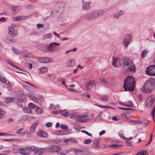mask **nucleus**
Returning a JSON list of instances; mask_svg holds the SVG:
<instances>
[{
	"label": "nucleus",
	"instance_id": "f257e3e1",
	"mask_svg": "<svg viewBox=\"0 0 155 155\" xmlns=\"http://www.w3.org/2000/svg\"><path fill=\"white\" fill-rule=\"evenodd\" d=\"M155 85V80L150 78L144 83L143 87L141 88V91L144 93H149L154 89Z\"/></svg>",
	"mask_w": 155,
	"mask_h": 155
},
{
	"label": "nucleus",
	"instance_id": "f03ea898",
	"mask_svg": "<svg viewBox=\"0 0 155 155\" xmlns=\"http://www.w3.org/2000/svg\"><path fill=\"white\" fill-rule=\"evenodd\" d=\"M134 79L131 76L127 77L124 80L123 87L126 91H133L134 90Z\"/></svg>",
	"mask_w": 155,
	"mask_h": 155
},
{
	"label": "nucleus",
	"instance_id": "7ed1b4c3",
	"mask_svg": "<svg viewBox=\"0 0 155 155\" xmlns=\"http://www.w3.org/2000/svg\"><path fill=\"white\" fill-rule=\"evenodd\" d=\"M123 67L126 68V70L128 71L134 72L135 70V67L132 62L129 58L125 57L123 59Z\"/></svg>",
	"mask_w": 155,
	"mask_h": 155
},
{
	"label": "nucleus",
	"instance_id": "20e7f679",
	"mask_svg": "<svg viewBox=\"0 0 155 155\" xmlns=\"http://www.w3.org/2000/svg\"><path fill=\"white\" fill-rule=\"evenodd\" d=\"M132 39V36L130 34H127L126 35L124 38L123 42L124 46L125 48H127L128 45Z\"/></svg>",
	"mask_w": 155,
	"mask_h": 155
},
{
	"label": "nucleus",
	"instance_id": "39448f33",
	"mask_svg": "<svg viewBox=\"0 0 155 155\" xmlns=\"http://www.w3.org/2000/svg\"><path fill=\"white\" fill-rule=\"evenodd\" d=\"M146 73L148 75L155 76V65H152L148 67L146 70Z\"/></svg>",
	"mask_w": 155,
	"mask_h": 155
},
{
	"label": "nucleus",
	"instance_id": "423d86ee",
	"mask_svg": "<svg viewBox=\"0 0 155 155\" xmlns=\"http://www.w3.org/2000/svg\"><path fill=\"white\" fill-rule=\"evenodd\" d=\"M87 117L88 116L87 114H85L82 116H78L77 120L79 123H86L90 121L91 120V119H87Z\"/></svg>",
	"mask_w": 155,
	"mask_h": 155
},
{
	"label": "nucleus",
	"instance_id": "0eeeda50",
	"mask_svg": "<svg viewBox=\"0 0 155 155\" xmlns=\"http://www.w3.org/2000/svg\"><path fill=\"white\" fill-rule=\"evenodd\" d=\"M86 87L88 91H94L95 87L94 81H90L87 82L86 84Z\"/></svg>",
	"mask_w": 155,
	"mask_h": 155
},
{
	"label": "nucleus",
	"instance_id": "6e6552de",
	"mask_svg": "<svg viewBox=\"0 0 155 155\" xmlns=\"http://www.w3.org/2000/svg\"><path fill=\"white\" fill-rule=\"evenodd\" d=\"M113 60L112 64L113 66L118 67L121 64V60L118 58L113 57Z\"/></svg>",
	"mask_w": 155,
	"mask_h": 155
},
{
	"label": "nucleus",
	"instance_id": "1a4fd4ad",
	"mask_svg": "<svg viewBox=\"0 0 155 155\" xmlns=\"http://www.w3.org/2000/svg\"><path fill=\"white\" fill-rule=\"evenodd\" d=\"M91 2L90 1L85 2L84 0L82 2V9L85 11H87L90 9Z\"/></svg>",
	"mask_w": 155,
	"mask_h": 155
},
{
	"label": "nucleus",
	"instance_id": "9d476101",
	"mask_svg": "<svg viewBox=\"0 0 155 155\" xmlns=\"http://www.w3.org/2000/svg\"><path fill=\"white\" fill-rule=\"evenodd\" d=\"M8 33L9 35L12 37H15L18 35L17 31L15 30L12 27H10L9 28Z\"/></svg>",
	"mask_w": 155,
	"mask_h": 155
},
{
	"label": "nucleus",
	"instance_id": "9b49d317",
	"mask_svg": "<svg viewBox=\"0 0 155 155\" xmlns=\"http://www.w3.org/2000/svg\"><path fill=\"white\" fill-rule=\"evenodd\" d=\"M19 153L22 155H30L31 151L29 150V148H20Z\"/></svg>",
	"mask_w": 155,
	"mask_h": 155
},
{
	"label": "nucleus",
	"instance_id": "f8f14e48",
	"mask_svg": "<svg viewBox=\"0 0 155 155\" xmlns=\"http://www.w3.org/2000/svg\"><path fill=\"white\" fill-rule=\"evenodd\" d=\"M48 150L51 152H56L61 150L60 147L57 146H52L48 148Z\"/></svg>",
	"mask_w": 155,
	"mask_h": 155
},
{
	"label": "nucleus",
	"instance_id": "ddd939ff",
	"mask_svg": "<svg viewBox=\"0 0 155 155\" xmlns=\"http://www.w3.org/2000/svg\"><path fill=\"white\" fill-rule=\"evenodd\" d=\"M51 59L46 57L40 58L38 59V61L41 63H48L51 62Z\"/></svg>",
	"mask_w": 155,
	"mask_h": 155
},
{
	"label": "nucleus",
	"instance_id": "4468645a",
	"mask_svg": "<svg viewBox=\"0 0 155 155\" xmlns=\"http://www.w3.org/2000/svg\"><path fill=\"white\" fill-rule=\"evenodd\" d=\"M155 99V98L153 97H151L150 99L149 98L147 99L146 102V105L147 108H150L151 107Z\"/></svg>",
	"mask_w": 155,
	"mask_h": 155
},
{
	"label": "nucleus",
	"instance_id": "2eb2a0df",
	"mask_svg": "<svg viewBox=\"0 0 155 155\" xmlns=\"http://www.w3.org/2000/svg\"><path fill=\"white\" fill-rule=\"evenodd\" d=\"M28 18V17L27 16H19L14 17L12 18V19L14 21H19L25 20Z\"/></svg>",
	"mask_w": 155,
	"mask_h": 155
},
{
	"label": "nucleus",
	"instance_id": "dca6fc26",
	"mask_svg": "<svg viewBox=\"0 0 155 155\" xmlns=\"http://www.w3.org/2000/svg\"><path fill=\"white\" fill-rule=\"evenodd\" d=\"M99 139H95L93 141L92 146L96 149L99 148Z\"/></svg>",
	"mask_w": 155,
	"mask_h": 155
},
{
	"label": "nucleus",
	"instance_id": "f3484780",
	"mask_svg": "<svg viewBox=\"0 0 155 155\" xmlns=\"http://www.w3.org/2000/svg\"><path fill=\"white\" fill-rule=\"evenodd\" d=\"M36 134L37 136L40 137H47L48 135L44 131H38L37 133Z\"/></svg>",
	"mask_w": 155,
	"mask_h": 155
},
{
	"label": "nucleus",
	"instance_id": "a211bd4d",
	"mask_svg": "<svg viewBox=\"0 0 155 155\" xmlns=\"http://www.w3.org/2000/svg\"><path fill=\"white\" fill-rule=\"evenodd\" d=\"M27 95L31 99L33 100L35 102L38 103V100L33 94L31 93H28Z\"/></svg>",
	"mask_w": 155,
	"mask_h": 155
},
{
	"label": "nucleus",
	"instance_id": "6ab92c4d",
	"mask_svg": "<svg viewBox=\"0 0 155 155\" xmlns=\"http://www.w3.org/2000/svg\"><path fill=\"white\" fill-rule=\"evenodd\" d=\"M54 134L57 135H62L66 134V132L63 130H56L54 132Z\"/></svg>",
	"mask_w": 155,
	"mask_h": 155
},
{
	"label": "nucleus",
	"instance_id": "aec40b11",
	"mask_svg": "<svg viewBox=\"0 0 155 155\" xmlns=\"http://www.w3.org/2000/svg\"><path fill=\"white\" fill-rule=\"evenodd\" d=\"M39 73L42 74L47 72L48 71V68L45 67H41L38 69Z\"/></svg>",
	"mask_w": 155,
	"mask_h": 155
},
{
	"label": "nucleus",
	"instance_id": "412c9836",
	"mask_svg": "<svg viewBox=\"0 0 155 155\" xmlns=\"http://www.w3.org/2000/svg\"><path fill=\"white\" fill-rule=\"evenodd\" d=\"M38 124V122H36L34 123L30 127V133L33 132L36 129V127Z\"/></svg>",
	"mask_w": 155,
	"mask_h": 155
},
{
	"label": "nucleus",
	"instance_id": "4be33fe9",
	"mask_svg": "<svg viewBox=\"0 0 155 155\" xmlns=\"http://www.w3.org/2000/svg\"><path fill=\"white\" fill-rule=\"evenodd\" d=\"M75 64V61L74 60H69L68 61L66 65L68 67L73 66Z\"/></svg>",
	"mask_w": 155,
	"mask_h": 155
},
{
	"label": "nucleus",
	"instance_id": "5701e85b",
	"mask_svg": "<svg viewBox=\"0 0 155 155\" xmlns=\"http://www.w3.org/2000/svg\"><path fill=\"white\" fill-rule=\"evenodd\" d=\"M60 107V106L59 104L54 105L53 104L51 103L50 104L49 108L51 110H54L59 108Z\"/></svg>",
	"mask_w": 155,
	"mask_h": 155
},
{
	"label": "nucleus",
	"instance_id": "b1692460",
	"mask_svg": "<svg viewBox=\"0 0 155 155\" xmlns=\"http://www.w3.org/2000/svg\"><path fill=\"white\" fill-rule=\"evenodd\" d=\"M29 150L30 151V150L32 151L35 153L34 155H36V153H38V148L37 147L32 146L31 147H28Z\"/></svg>",
	"mask_w": 155,
	"mask_h": 155
},
{
	"label": "nucleus",
	"instance_id": "393cba45",
	"mask_svg": "<svg viewBox=\"0 0 155 155\" xmlns=\"http://www.w3.org/2000/svg\"><path fill=\"white\" fill-rule=\"evenodd\" d=\"M46 47L44 45H38L37 46V48L40 50L44 51H45V49L46 48Z\"/></svg>",
	"mask_w": 155,
	"mask_h": 155
},
{
	"label": "nucleus",
	"instance_id": "a878e982",
	"mask_svg": "<svg viewBox=\"0 0 155 155\" xmlns=\"http://www.w3.org/2000/svg\"><path fill=\"white\" fill-rule=\"evenodd\" d=\"M46 149L44 148H41L38 149V153H36V155H41L46 151Z\"/></svg>",
	"mask_w": 155,
	"mask_h": 155
},
{
	"label": "nucleus",
	"instance_id": "bb28decb",
	"mask_svg": "<svg viewBox=\"0 0 155 155\" xmlns=\"http://www.w3.org/2000/svg\"><path fill=\"white\" fill-rule=\"evenodd\" d=\"M53 45H52V44L51 43H50L49 45L46 47L47 48V51H49L51 52H54L55 51L54 49L53 48Z\"/></svg>",
	"mask_w": 155,
	"mask_h": 155
},
{
	"label": "nucleus",
	"instance_id": "cd10ccee",
	"mask_svg": "<svg viewBox=\"0 0 155 155\" xmlns=\"http://www.w3.org/2000/svg\"><path fill=\"white\" fill-rule=\"evenodd\" d=\"M13 101V98L12 97H6L5 99H4V102L7 103H9Z\"/></svg>",
	"mask_w": 155,
	"mask_h": 155
},
{
	"label": "nucleus",
	"instance_id": "c85d7f7f",
	"mask_svg": "<svg viewBox=\"0 0 155 155\" xmlns=\"http://www.w3.org/2000/svg\"><path fill=\"white\" fill-rule=\"evenodd\" d=\"M70 141V139H68L65 140H61V145H65L68 144V143Z\"/></svg>",
	"mask_w": 155,
	"mask_h": 155
},
{
	"label": "nucleus",
	"instance_id": "c756f323",
	"mask_svg": "<svg viewBox=\"0 0 155 155\" xmlns=\"http://www.w3.org/2000/svg\"><path fill=\"white\" fill-rule=\"evenodd\" d=\"M61 111L62 114L64 115L65 117H68L69 115V113L66 110H64Z\"/></svg>",
	"mask_w": 155,
	"mask_h": 155
},
{
	"label": "nucleus",
	"instance_id": "7c9ffc66",
	"mask_svg": "<svg viewBox=\"0 0 155 155\" xmlns=\"http://www.w3.org/2000/svg\"><path fill=\"white\" fill-rule=\"evenodd\" d=\"M85 18L88 21H91L94 19L92 14L87 15L86 17Z\"/></svg>",
	"mask_w": 155,
	"mask_h": 155
},
{
	"label": "nucleus",
	"instance_id": "2f4dec72",
	"mask_svg": "<svg viewBox=\"0 0 155 155\" xmlns=\"http://www.w3.org/2000/svg\"><path fill=\"white\" fill-rule=\"evenodd\" d=\"M122 145L121 144H113L112 145H109V147L111 148H117L118 147H122Z\"/></svg>",
	"mask_w": 155,
	"mask_h": 155
},
{
	"label": "nucleus",
	"instance_id": "473e14b6",
	"mask_svg": "<svg viewBox=\"0 0 155 155\" xmlns=\"http://www.w3.org/2000/svg\"><path fill=\"white\" fill-rule=\"evenodd\" d=\"M122 104L124 106L128 107H131L133 105L132 102L130 101H129L125 103H123Z\"/></svg>",
	"mask_w": 155,
	"mask_h": 155
},
{
	"label": "nucleus",
	"instance_id": "72a5a7b5",
	"mask_svg": "<svg viewBox=\"0 0 155 155\" xmlns=\"http://www.w3.org/2000/svg\"><path fill=\"white\" fill-rule=\"evenodd\" d=\"M147 150H143L138 152L136 155H147Z\"/></svg>",
	"mask_w": 155,
	"mask_h": 155
},
{
	"label": "nucleus",
	"instance_id": "f704fd0d",
	"mask_svg": "<svg viewBox=\"0 0 155 155\" xmlns=\"http://www.w3.org/2000/svg\"><path fill=\"white\" fill-rule=\"evenodd\" d=\"M51 37V35L50 34L44 35L42 36L43 39L44 40L50 39Z\"/></svg>",
	"mask_w": 155,
	"mask_h": 155
},
{
	"label": "nucleus",
	"instance_id": "c9c22d12",
	"mask_svg": "<svg viewBox=\"0 0 155 155\" xmlns=\"http://www.w3.org/2000/svg\"><path fill=\"white\" fill-rule=\"evenodd\" d=\"M20 149L18 147H15L12 149V152L15 154L19 153Z\"/></svg>",
	"mask_w": 155,
	"mask_h": 155
},
{
	"label": "nucleus",
	"instance_id": "e433bc0d",
	"mask_svg": "<svg viewBox=\"0 0 155 155\" xmlns=\"http://www.w3.org/2000/svg\"><path fill=\"white\" fill-rule=\"evenodd\" d=\"M5 113L4 110L0 108V119H2L4 117V114Z\"/></svg>",
	"mask_w": 155,
	"mask_h": 155
},
{
	"label": "nucleus",
	"instance_id": "4c0bfd02",
	"mask_svg": "<svg viewBox=\"0 0 155 155\" xmlns=\"http://www.w3.org/2000/svg\"><path fill=\"white\" fill-rule=\"evenodd\" d=\"M78 116L77 114L76 113L73 112L70 114V117L71 119L75 117L78 118Z\"/></svg>",
	"mask_w": 155,
	"mask_h": 155
},
{
	"label": "nucleus",
	"instance_id": "58836bf2",
	"mask_svg": "<svg viewBox=\"0 0 155 155\" xmlns=\"http://www.w3.org/2000/svg\"><path fill=\"white\" fill-rule=\"evenodd\" d=\"M148 51L146 50L145 49L143 50L142 52V54H141V57L142 58H144V57L146 56V55L147 54V53H148Z\"/></svg>",
	"mask_w": 155,
	"mask_h": 155
},
{
	"label": "nucleus",
	"instance_id": "ea45409f",
	"mask_svg": "<svg viewBox=\"0 0 155 155\" xmlns=\"http://www.w3.org/2000/svg\"><path fill=\"white\" fill-rule=\"evenodd\" d=\"M27 119V117L25 116H22L21 118H20L18 120L19 123H21L24 121H25Z\"/></svg>",
	"mask_w": 155,
	"mask_h": 155
},
{
	"label": "nucleus",
	"instance_id": "a19ab883",
	"mask_svg": "<svg viewBox=\"0 0 155 155\" xmlns=\"http://www.w3.org/2000/svg\"><path fill=\"white\" fill-rule=\"evenodd\" d=\"M101 100L102 101H107L108 100L107 96L106 95H103L101 97Z\"/></svg>",
	"mask_w": 155,
	"mask_h": 155
},
{
	"label": "nucleus",
	"instance_id": "79ce46f5",
	"mask_svg": "<svg viewBox=\"0 0 155 155\" xmlns=\"http://www.w3.org/2000/svg\"><path fill=\"white\" fill-rule=\"evenodd\" d=\"M22 56L23 57L27 56V55L30 54V53L26 51H24L23 52L20 53Z\"/></svg>",
	"mask_w": 155,
	"mask_h": 155
},
{
	"label": "nucleus",
	"instance_id": "37998d69",
	"mask_svg": "<svg viewBox=\"0 0 155 155\" xmlns=\"http://www.w3.org/2000/svg\"><path fill=\"white\" fill-rule=\"evenodd\" d=\"M28 107L29 108L31 109H34L36 108L37 107V106L35 105L33 103H29L28 104Z\"/></svg>",
	"mask_w": 155,
	"mask_h": 155
},
{
	"label": "nucleus",
	"instance_id": "c03bdc74",
	"mask_svg": "<svg viewBox=\"0 0 155 155\" xmlns=\"http://www.w3.org/2000/svg\"><path fill=\"white\" fill-rule=\"evenodd\" d=\"M69 152L68 150H65L61 152L60 153V154L61 155H67Z\"/></svg>",
	"mask_w": 155,
	"mask_h": 155
},
{
	"label": "nucleus",
	"instance_id": "a18cd8bd",
	"mask_svg": "<svg viewBox=\"0 0 155 155\" xmlns=\"http://www.w3.org/2000/svg\"><path fill=\"white\" fill-rule=\"evenodd\" d=\"M97 11L98 12L99 16L103 15L105 13L104 11L102 10H98Z\"/></svg>",
	"mask_w": 155,
	"mask_h": 155
},
{
	"label": "nucleus",
	"instance_id": "49530a36",
	"mask_svg": "<svg viewBox=\"0 0 155 155\" xmlns=\"http://www.w3.org/2000/svg\"><path fill=\"white\" fill-rule=\"evenodd\" d=\"M36 113L38 114H41L43 112V110L41 108H39L37 109L36 111Z\"/></svg>",
	"mask_w": 155,
	"mask_h": 155
},
{
	"label": "nucleus",
	"instance_id": "de8ad7c7",
	"mask_svg": "<svg viewBox=\"0 0 155 155\" xmlns=\"http://www.w3.org/2000/svg\"><path fill=\"white\" fill-rule=\"evenodd\" d=\"M142 121V123L143 124L144 127H146L148 124L149 122V121L148 120H145Z\"/></svg>",
	"mask_w": 155,
	"mask_h": 155
},
{
	"label": "nucleus",
	"instance_id": "09e8293b",
	"mask_svg": "<svg viewBox=\"0 0 155 155\" xmlns=\"http://www.w3.org/2000/svg\"><path fill=\"white\" fill-rule=\"evenodd\" d=\"M54 143L59 144L60 145H61V140L58 139H54Z\"/></svg>",
	"mask_w": 155,
	"mask_h": 155
},
{
	"label": "nucleus",
	"instance_id": "8fccbe9b",
	"mask_svg": "<svg viewBox=\"0 0 155 155\" xmlns=\"http://www.w3.org/2000/svg\"><path fill=\"white\" fill-rule=\"evenodd\" d=\"M94 19L97 18L99 16L97 11L91 13Z\"/></svg>",
	"mask_w": 155,
	"mask_h": 155
},
{
	"label": "nucleus",
	"instance_id": "3c124183",
	"mask_svg": "<svg viewBox=\"0 0 155 155\" xmlns=\"http://www.w3.org/2000/svg\"><path fill=\"white\" fill-rule=\"evenodd\" d=\"M23 110L25 112L27 113H30L31 112V110L27 107L24 108Z\"/></svg>",
	"mask_w": 155,
	"mask_h": 155
},
{
	"label": "nucleus",
	"instance_id": "603ef678",
	"mask_svg": "<svg viewBox=\"0 0 155 155\" xmlns=\"http://www.w3.org/2000/svg\"><path fill=\"white\" fill-rule=\"evenodd\" d=\"M12 49L13 51L16 54H20V52L18 49L15 48H12Z\"/></svg>",
	"mask_w": 155,
	"mask_h": 155
},
{
	"label": "nucleus",
	"instance_id": "864d4df0",
	"mask_svg": "<svg viewBox=\"0 0 155 155\" xmlns=\"http://www.w3.org/2000/svg\"><path fill=\"white\" fill-rule=\"evenodd\" d=\"M92 141V140L91 139H87L84 140V143L85 144H89Z\"/></svg>",
	"mask_w": 155,
	"mask_h": 155
},
{
	"label": "nucleus",
	"instance_id": "5fc2aeb1",
	"mask_svg": "<svg viewBox=\"0 0 155 155\" xmlns=\"http://www.w3.org/2000/svg\"><path fill=\"white\" fill-rule=\"evenodd\" d=\"M18 7L16 6H13L11 8V9L12 11L15 12L18 9Z\"/></svg>",
	"mask_w": 155,
	"mask_h": 155
},
{
	"label": "nucleus",
	"instance_id": "6e6d98bb",
	"mask_svg": "<svg viewBox=\"0 0 155 155\" xmlns=\"http://www.w3.org/2000/svg\"><path fill=\"white\" fill-rule=\"evenodd\" d=\"M155 114V105L153 109L152 110V113H151V115L152 116L153 119V120H154V116Z\"/></svg>",
	"mask_w": 155,
	"mask_h": 155
},
{
	"label": "nucleus",
	"instance_id": "4d7b16f0",
	"mask_svg": "<svg viewBox=\"0 0 155 155\" xmlns=\"http://www.w3.org/2000/svg\"><path fill=\"white\" fill-rule=\"evenodd\" d=\"M61 113V111L58 110L57 111H52L51 113L53 114H57Z\"/></svg>",
	"mask_w": 155,
	"mask_h": 155
},
{
	"label": "nucleus",
	"instance_id": "13d9d810",
	"mask_svg": "<svg viewBox=\"0 0 155 155\" xmlns=\"http://www.w3.org/2000/svg\"><path fill=\"white\" fill-rule=\"evenodd\" d=\"M7 62L9 64L11 65L12 66L18 69H20V68L18 67L17 66H16L14 65H13V64H12V63L11 61H10L8 60L7 61Z\"/></svg>",
	"mask_w": 155,
	"mask_h": 155
},
{
	"label": "nucleus",
	"instance_id": "bf43d9fd",
	"mask_svg": "<svg viewBox=\"0 0 155 155\" xmlns=\"http://www.w3.org/2000/svg\"><path fill=\"white\" fill-rule=\"evenodd\" d=\"M60 128L62 129L67 130L68 129V127L65 125H60Z\"/></svg>",
	"mask_w": 155,
	"mask_h": 155
},
{
	"label": "nucleus",
	"instance_id": "052dcab7",
	"mask_svg": "<svg viewBox=\"0 0 155 155\" xmlns=\"http://www.w3.org/2000/svg\"><path fill=\"white\" fill-rule=\"evenodd\" d=\"M0 81L3 83H5L6 82V80L5 79L1 76L0 74Z\"/></svg>",
	"mask_w": 155,
	"mask_h": 155
},
{
	"label": "nucleus",
	"instance_id": "680f3d73",
	"mask_svg": "<svg viewBox=\"0 0 155 155\" xmlns=\"http://www.w3.org/2000/svg\"><path fill=\"white\" fill-rule=\"evenodd\" d=\"M142 121L141 120H134V123L137 124H142Z\"/></svg>",
	"mask_w": 155,
	"mask_h": 155
},
{
	"label": "nucleus",
	"instance_id": "e2e57ef3",
	"mask_svg": "<svg viewBox=\"0 0 155 155\" xmlns=\"http://www.w3.org/2000/svg\"><path fill=\"white\" fill-rule=\"evenodd\" d=\"M104 84L107 85V86H110L111 85V84L110 83L109 81H108L107 80H106L104 82Z\"/></svg>",
	"mask_w": 155,
	"mask_h": 155
},
{
	"label": "nucleus",
	"instance_id": "0e129e2a",
	"mask_svg": "<svg viewBox=\"0 0 155 155\" xmlns=\"http://www.w3.org/2000/svg\"><path fill=\"white\" fill-rule=\"evenodd\" d=\"M81 131L82 132L86 134L87 135H88L89 136H92L91 134L89 133L87 131H86L84 130H81Z\"/></svg>",
	"mask_w": 155,
	"mask_h": 155
},
{
	"label": "nucleus",
	"instance_id": "69168bd1",
	"mask_svg": "<svg viewBox=\"0 0 155 155\" xmlns=\"http://www.w3.org/2000/svg\"><path fill=\"white\" fill-rule=\"evenodd\" d=\"M75 152L77 155H79L80 154V153L82 152V151L80 149H78L75 150Z\"/></svg>",
	"mask_w": 155,
	"mask_h": 155
},
{
	"label": "nucleus",
	"instance_id": "338daca9",
	"mask_svg": "<svg viewBox=\"0 0 155 155\" xmlns=\"http://www.w3.org/2000/svg\"><path fill=\"white\" fill-rule=\"evenodd\" d=\"M7 88L9 91H10L12 89V86L10 83H8L7 84Z\"/></svg>",
	"mask_w": 155,
	"mask_h": 155
},
{
	"label": "nucleus",
	"instance_id": "774afa93",
	"mask_svg": "<svg viewBox=\"0 0 155 155\" xmlns=\"http://www.w3.org/2000/svg\"><path fill=\"white\" fill-rule=\"evenodd\" d=\"M99 107L101 108H103V109L106 108H110V107H109L107 106L103 105H100V106H99Z\"/></svg>",
	"mask_w": 155,
	"mask_h": 155
}]
</instances>
